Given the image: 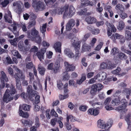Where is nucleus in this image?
<instances>
[{
	"label": "nucleus",
	"instance_id": "7",
	"mask_svg": "<svg viewBox=\"0 0 131 131\" xmlns=\"http://www.w3.org/2000/svg\"><path fill=\"white\" fill-rule=\"evenodd\" d=\"M113 124L112 121H108L106 124L105 122L103 120H99L98 121L97 126L101 129H104L105 130L106 128H109V131L110 128L111 127Z\"/></svg>",
	"mask_w": 131,
	"mask_h": 131
},
{
	"label": "nucleus",
	"instance_id": "16",
	"mask_svg": "<svg viewBox=\"0 0 131 131\" xmlns=\"http://www.w3.org/2000/svg\"><path fill=\"white\" fill-rule=\"evenodd\" d=\"M13 67L15 69V70L17 72L16 73V75H15L14 77H18L19 78L20 77L21 79H24L25 78V75L20 70L16 67L14 66Z\"/></svg>",
	"mask_w": 131,
	"mask_h": 131
},
{
	"label": "nucleus",
	"instance_id": "20",
	"mask_svg": "<svg viewBox=\"0 0 131 131\" xmlns=\"http://www.w3.org/2000/svg\"><path fill=\"white\" fill-rule=\"evenodd\" d=\"M61 43L60 42H57L55 43L53 46L56 52L61 53Z\"/></svg>",
	"mask_w": 131,
	"mask_h": 131
},
{
	"label": "nucleus",
	"instance_id": "14",
	"mask_svg": "<svg viewBox=\"0 0 131 131\" xmlns=\"http://www.w3.org/2000/svg\"><path fill=\"white\" fill-rule=\"evenodd\" d=\"M65 68L67 72L73 71L75 69V67L73 64H70L68 62L66 61L64 62Z\"/></svg>",
	"mask_w": 131,
	"mask_h": 131
},
{
	"label": "nucleus",
	"instance_id": "64",
	"mask_svg": "<svg viewBox=\"0 0 131 131\" xmlns=\"http://www.w3.org/2000/svg\"><path fill=\"white\" fill-rule=\"evenodd\" d=\"M111 99L110 97L107 98L104 101V105L110 104Z\"/></svg>",
	"mask_w": 131,
	"mask_h": 131
},
{
	"label": "nucleus",
	"instance_id": "25",
	"mask_svg": "<svg viewBox=\"0 0 131 131\" xmlns=\"http://www.w3.org/2000/svg\"><path fill=\"white\" fill-rule=\"evenodd\" d=\"M91 47L89 46L85 42H84L81 48V52H83L85 51H89Z\"/></svg>",
	"mask_w": 131,
	"mask_h": 131
},
{
	"label": "nucleus",
	"instance_id": "49",
	"mask_svg": "<svg viewBox=\"0 0 131 131\" xmlns=\"http://www.w3.org/2000/svg\"><path fill=\"white\" fill-rule=\"evenodd\" d=\"M9 0H4L0 3V4L2 5L3 7H6L9 3Z\"/></svg>",
	"mask_w": 131,
	"mask_h": 131
},
{
	"label": "nucleus",
	"instance_id": "43",
	"mask_svg": "<svg viewBox=\"0 0 131 131\" xmlns=\"http://www.w3.org/2000/svg\"><path fill=\"white\" fill-rule=\"evenodd\" d=\"M92 106L94 107H95V108H100L102 107V103L100 102H98L95 103H93L92 104Z\"/></svg>",
	"mask_w": 131,
	"mask_h": 131
},
{
	"label": "nucleus",
	"instance_id": "55",
	"mask_svg": "<svg viewBox=\"0 0 131 131\" xmlns=\"http://www.w3.org/2000/svg\"><path fill=\"white\" fill-rule=\"evenodd\" d=\"M115 9L116 10L119 9L120 10V11H123L124 9V8L123 6L121 4H118L116 6Z\"/></svg>",
	"mask_w": 131,
	"mask_h": 131
},
{
	"label": "nucleus",
	"instance_id": "24",
	"mask_svg": "<svg viewBox=\"0 0 131 131\" xmlns=\"http://www.w3.org/2000/svg\"><path fill=\"white\" fill-rule=\"evenodd\" d=\"M0 79L1 81H5L6 82H7L8 81V79L7 76L6 74L3 71L1 72Z\"/></svg>",
	"mask_w": 131,
	"mask_h": 131
},
{
	"label": "nucleus",
	"instance_id": "46",
	"mask_svg": "<svg viewBox=\"0 0 131 131\" xmlns=\"http://www.w3.org/2000/svg\"><path fill=\"white\" fill-rule=\"evenodd\" d=\"M36 91H33L32 89V86L31 85H29L27 88V92L28 93L29 97H30L31 95L33 94L32 92Z\"/></svg>",
	"mask_w": 131,
	"mask_h": 131
},
{
	"label": "nucleus",
	"instance_id": "29",
	"mask_svg": "<svg viewBox=\"0 0 131 131\" xmlns=\"http://www.w3.org/2000/svg\"><path fill=\"white\" fill-rule=\"evenodd\" d=\"M38 70L39 74L40 75H43L44 74L46 69L44 67L39 64L38 66Z\"/></svg>",
	"mask_w": 131,
	"mask_h": 131
},
{
	"label": "nucleus",
	"instance_id": "23",
	"mask_svg": "<svg viewBox=\"0 0 131 131\" xmlns=\"http://www.w3.org/2000/svg\"><path fill=\"white\" fill-rule=\"evenodd\" d=\"M85 21L88 24H91L95 23L96 21V20L94 17L89 16L85 18Z\"/></svg>",
	"mask_w": 131,
	"mask_h": 131
},
{
	"label": "nucleus",
	"instance_id": "31",
	"mask_svg": "<svg viewBox=\"0 0 131 131\" xmlns=\"http://www.w3.org/2000/svg\"><path fill=\"white\" fill-rule=\"evenodd\" d=\"M81 6H87L88 5L93 6V2H90L89 0L82 1V2L81 3Z\"/></svg>",
	"mask_w": 131,
	"mask_h": 131
},
{
	"label": "nucleus",
	"instance_id": "3",
	"mask_svg": "<svg viewBox=\"0 0 131 131\" xmlns=\"http://www.w3.org/2000/svg\"><path fill=\"white\" fill-rule=\"evenodd\" d=\"M75 10L72 5H70L69 7L68 5L64 6V11L63 15V18H71L74 14Z\"/></svg>",
	"mask_w": 131,
	"mask_h": 131
},
{
	"label": "nucleus",
	"instance_id": "57",
	"mask_svg": "<svg viewBox=\"0 0 131 131\" xmlns=\"http://www.w3.org/2000/svg\"><path fill=\"white\" fill-rule=\"evenodd\" d=\"M63 34L64 36H65L66 38L70 39L71 38L72 33H70L69 34L67 31H65L64 33Z\"/></svg>",
	"mask_w": 131,
	"mask_h": 131
},
{
	"label": "nucleus",
	"instance_id": "62",
	"mask_svg": "<svg viewBox=\"0 0 131 131\" xmlns=\"http://www.w3.org/2000/svg\"><path fill=\"white\" fill-rule=\"evenodd\" d=\"M103 43L102 42H100L99 44L95 48V50L99 51L101 48L102 46L103 45Z\"/></svg>",
	"mask_w": 131,
	"mask_h": 131
},
{
	"label": "nucleus",
	"instance_id": "33",
	"mask_svg": "<svg viewBox=\"0 0 131 131\" xmlns=\"http://www.w3.org/2000/svg\"><path fill=\"white\" fill-rule=\"evenodd\" d=\"M11 53L12 54L15 56L16 57L18 58H20L21 57V55L17 50H12L11 51Z\"/></svg>",
	"mask_w": 131,
	"mask_h": 131
},
{
	"label": "nucleus",
	"instance_id": "18",
	"mask_svg": "<svg viewBox=\"0 0 131 131\" xmlns=\"http://www.w3.org/2000/svg\"><path fill=\"white\" fill-rule=\"evenodd\" d=\"M36 10H42L45 9V6L44 4L40 1H38L36 4V6L34 7Z\"/></svg>",
	"mask_w": 131,
	"mask_h": 131
},
{
	"label": "nucleus",
	"instance_id": "11",
	"mask_svg": "<svg viewBox=\"0 0 131 131\" xmlns=\"http://www.w3.org/2000/svg\"><path fill=\"white\" fill-rule=\"evenodd\" d=\"M110 38L114 42H115L116 39H120V42L122 43H123L125 41V39L123 35L117 33L113 34Z\"/></svg>",
	"mask_w": 131,
	"mask_h": 131
},
{
	"label": "nucleus",
	"instance_id": "27",
	"mask_svg": "<svg viewBox=\"0 0 131 131\" xmlns=\"http://www.w3.org/2000/svg\"><path fill=\"white\" fill-rule=\"evenodd\" d=\"M18 50L21 51L25 52L27 51V49L24 46L22 41H20L18 44Z\"/></svg>",
	"mask_w": 131,
	"mask_h": 131
},
{
	"label": "nucleus",
	"instance_id": "22",
	"mask_svg": "<svg viewBox=\"0 0 131 131\" xmlns=\"http://www.w3.org/2000/svg\"><path fill=\"white\" fill-rule=\"evenodd\" d=\"M33 86L35 90L41 91L42 90V85L39 82H37L34 81L33 83Z\"/></svg>",
	"mask_w": 131,
	"mask_h": 131
},
{
	"label": "nucleus",
	"instance_id": "40",
	"mask_svg": "<svg viewBox=\"0 0 131 131\" xmlns=\"http://www.w3.org/2000/svg\"><path fill=\"white\" fill-rule=\"evenodd\" d=\"M30 33L31 35L34 37H36L38 35V32L35 28H33L32 29Z\"/></svg>",
	"mask_w": 131,
	"mask_h": 131
},
{
	"label": "nucleus",
	"instance_id": "15",
	"mask_svg": "<svg viewBox=\"0 0 131 131\" xmlns=\"http://www.w3.org/2000/svg\"><path fill=\"white\" fill-rule=\"evenodd\" d=\"M14 6H16L18 8V10L17 11L18 14H20L23 11V4L20 1H18L14 2L13 4Z\"/></svg>",
	"mask_w": 131,
	"mask_h": 131
},
{
	"label": "nucleus",
	"instance_id": "59",
	"mask_svg": "<svg viewBox=\"0 0 131 131\" xmlns=\"http://www.w3.org/2000/svg\"><path fill=\"white\" fill-rule=\"evenodd\" d=\"M116 65L112 63H110L108 64V69H112L116 67Z\"/></svg>",
	"mask_w": 131,
	"mask_h": 131
},
{
	"label": "nucleus",
	"instance_id": "32",
	"mask_svg": "<svg viewBox=\"0 0 131 131\" xmlns=\"http://www.w3.org/2000/svg\"><path fill=\"white\" fill-rule=\"evenodd\" d=\"M15 78L16 80V88L18 89H21V82L19 80V78L18 77H15Z\"/></svg>",
	"mask_w": 131,
	"mask_h": 131
},
{
	"label": "nucleus",
	"instance_id": "51",
	"mask_svg": "<svg viewBox=\"0 0 131 131\" xmlns=\"http://www.w3.org/2000/svg\"><path fill=\"white\" fill-rule=\"evenodd\" d=\"M90 36V34H86L82 38V40H80L81 42V41H82L85 42L88 38Z\"/></svg>",
	"mask_w": 131,
	"mask_h": 131
},
{
	"label": "nucleus",
	"instance_id": "6",
	"mask_svg": "<svg viewBox=\"0 0 131 131\" xmlns=\"http://www.w3.org/2000/svg\"><path fill=\"white\" fill-rule=\"evenodd\" d=\"M30 107V106L26 104H23L22 105H20L18 112L19 115L23 117L27 118L28 117V113L26 112H24L22 110L23 108L24 111H29Z\"/></svg>",
	"mask_w": 131,
	"mask_h": 131
},
{
	"label": "nucleus",
	"instance_id": "4",
	"mask_svg": "<svg viewBox=\"0 0 131 131\" xmlns=\"http://www.w3.org/2000/svg\"><path fill=\"white\" fill-rule=\"evenodd\" d=\"M78 39L75 38L72 39L71 40V42L73 46L74 47L75 51V55L73 59L75 60H78L79 58L80 55V54L79 52V50L80 48V41H77L76 42H75V40H78Z\"/></svg>",
	"mask_w": 131,
	"mask_h": 131
},
{
	"label": "nucleus",
	"instance_id": "26",
	"mask_svg": "<svg viewBox=\"0 0 131 131\" xmlns=\"http://www.w3.org/2000/svg\"><path fill=\"white\" fill-rule=\"evenodd\" d=\"M60 68V62L58 61H56L55 63L53 70L55 73H57L59 71V69Z\"/></svg>",
	"mask_w": 131,
	"mask_h": 131
},
{
	"label": "nucleus",
	"instance_id": "48",
	"mask_svg": "<svg viewBox=\"0 0 131 131\" xmlns=\"http://www.w3.org/2000/svg\"><path fill=\"white\" fill-rule=\"evenodd\" d=\"M64 95H62L61 94H60L59 96V97L60 100H63L65 99L68 97V92H67L65 93H64Z\"/></svg>",
	"mask_w": 131,
	"mask_h": 131
},
{
	"label": "nucleus",
	"instance_id": "19",
	"mask_svg": "<svg viewBox=\"0 0 131 131\" xmlns=\"http://www.w3.org/2000/svg\"><path fill=\"white\" fill-rule=\"evenodd\" d=\"M64 54L70 58H74V54L72 51L69 49H65L64 51Z\"/></svg>",
	"mask_w": 131,
	"mask_h": 131
},
{
	"label": "nucleus",
	"instance_id": "5",
	"mask_svg": "<svg viewBox=\"0 0 131 131\" xmlns=\"http://www.w3.org/2000/svg\"><path fill=\"white\" fill-rule=\"evenodd\" d=\"M38 48L35 46H33L30 50L31 52H33L34 55L37 56L38 58L40 61H41L42 59H43V55L46 51V49L45 48H43L41 49L40 51L37 52Z\"/></svg>",
	"mask_w": 131,
	"mask_h": 131
},
{
	"label": "nucleus",
	"instance_id": "12",
	"mask_svg": "<svg viewBox=\"0 0 131 131\" xmlns=\"http://www.w3.org/2000/svg\"><path fill=\"white\" fill-rule=\"evenodd\" d=\"M75 24V21L74 19H72L69 20L66 25V31L68 32L71 30L72 28L74 26Z\"/></svg>",
	"mask_w": 131,
	"mask_h": 131
},
{
	"label": "nucleus",
	"instance_id": "1",
	"mask_svg": "<svg viewBox=\"0 0 131 131\" xmlns=\"http://www.w3.org/2000/svg\"><path fill=\"white\" fill-rule=\"evenodd\" d=\"M5 81H1L0 89L2 90L5 86L7 88L4 93L3 100L4 102L7 103L13 99L14 95L17 91L12 84L6 83L5 84Z\"/></svg>",
	"mask_w": 131,
	"mask_h": 131
},
{
	"label": "nucleus",
	"instance_id": "44",
	"mask_svg": "<svg viewBox=\"0 0 131 131\" xmlns=\"http://www.w3.org/2000/svg\"><path fill=\"white\" fill-rule=\"evenodd\" d=\"M56 9L57 13L59 14H61L64 11V6L62 8L57 7Z\"/></svg>",
	"mask_w": 131,
	"mask_h": 131
},
{
	"label": "nucleus",
	"instance_id": "45",
	"mask_svg": "<svg viewBox=\"0 0 131 131\" xmlns=\"http://www.w3.org/2000/svg\"><path fill=\"white\" fill-rule=\"evenodd\" d=\"M125 37L127 40L131 39V33L130 31L128 30H126L125 32Z\"/></svg>",
	"mask_w": 131,
	"mask_h": 131
},
{
	"label": "nucleus",
	"instance_id": "58",
	"mask_svg": "<svg viewBox=\"0 0 131 131\" xmlns=\"http://www.w3.org/2000/svg\"><path fill=\"white\" fill-rule=\"evenodd\" d=\"M41 41V38L39 35L36 37L35 38V41L38 44H40Z\"/></svg>",
	"mask_w": 131,
	"mask_h": 131
},
{
	"label": "nucleus",
	"instance_id": "21",
	"mask_svg": "<svg viewBox=\"0 0 131 131\" xmlns=\"http://www.w3.org/2000/svg\"><path fill=\"white\" fill-rule=\"evenodd\" d=\"M88 112V114L94 116L97 115L100 112L99 110L97 108L94 109L93 108L89 109Z\"/></svg>",
	"mask_w": 131,
	"mask_h": 131
},
{
	"label": "nucleus",
	"instance_id": "42",
	"mask_svg": "<svg viewBox=\"0 0 131 131\" xmlns=\"http://www.w3.org/2000/svg\"><path fill=\"white\" fill-rule=\"evenodd\" d=\"M86 79V77L85 75L84 74L82 75V77L80 80H77V83L78 84H81Z\"/></svg>",
	"mask_w": 131,
	"mask_h": 131
},
{
	"label": "nucleus",
	"instance_id": "2",
	"mask_svg": "<svg viewBox=\"0 0 131 131\" xmlns=\"http://www.w3.org/2000/svg\"><path fill=\"white\" fill-rule=\"evenodd\" d=\"M112 105L115 106L120 105L117 107L116 110L119 112L120 111L125 112L127 111L126 108L127 105V102L126 100L124 99H122L120 96H118L113 99L111 102Z\"/></svg>",
	"mask_w": 131,
	"mask_h": 131
},
{
	"label": "nucleus",
	"instance_id": "61",
	"mask_svg": "<svg viewBox=\"0 0 131 131\" xmlns=\"http://www.w3.org/2000/svg\"><path fill=\"white\" fill-rule=\"evenodd\" d=\"M97 40L95 38H93L92 39L90 43V45L91 47H93L96 41Z\"/></svg>",
	"mask_w": 131,
	"mask_h": 131
},
{
	"label": "nucleus",
	"instance_id": "13",
	"mask_svg": "<svg viewBox=\"0 0 131 131\" xmlns=\"http://www.w3.org/2000/svg\"><path fill=\"white\" fill-rule=\"evenodd\" d=\"M107 74L106 73L101 72L95 76V78L97 79L99 81H102L105 80Z\"/></svg>",
	"mask_w": 131,
	"mask_h": 131
},
{
	"label": "nucleus",
	"instance_id": "17",
	"mask_svg": "<svg viewBox=\"0 0 131 131\" xmlns=\"http://www.w3.org/2000/svg\"><path fill=\"white\" fill-rule=\"evenodd\" d=\"M4 18L6 22L12 23V18L10 12L9 10H7L4 16Z\"/></svg>",
	"mask_w": 131,
	"mask_h": 131
},
{
	"label": "nucleus",
	"instance_id": "54",
	"mask_svg": "<svg viewBox=\"0 0 131 131\" xmlns=\"http://www.w3.org/2000/svg\"><path fill=\"white\" fill-rule=\"evenodd\" d=\"M40 125L39 122L38 117L37 116H36L35 118V126L36 127H38Z\"/></svg>",
	"mask_w": 131,
	"mask_h": 131
},
{
	"label": "nucleus",
	"instance_id": "8",
	"mask_svg": "<svg viewBox=\"0 0 131 131\" xmlns=\"http://www.w3.org/2000/svg\"><path fill=\"white\" fill-rule=\"evenodd\" d=\"M103 88V86L101 83L93 84L91 87L90 91L91 94L93 95H95L97 90L100 91Z\"/></svg>",
	"mask_w": 131,
	"mask_h": 131
},
{
	"label": "nucleus",
	"instance_id": "36",
	"mask_svg": "<svg viewBox=\"0 0 131 131\" xmlns=\"http://www.w3.org/2000/svg\"><path fill=\"white\" fill-rule=\"evenodd\" d=\"M100 69L101 70H102L104 69H108L107 63L105 62H102L100 64Z\"/></svg>",
	"mask_w": 131,
	"mask_h": 131
},
{
	"label": "nucleus",
	"instance_id": "38",
	"mask_svg": "<svg viewBox=\"0 0 131 131\" xmlns=\"http://www.w3.org/2000/svg\"><path fill=\"white\" fill-rule=\"evenodd\" d=\"M47 26V24H45L43 25L42 27H40V30L43 34L44 37L45 36V34L44 32L46 31V28Z\"/></svg>",
	"mask_w": 131,
	"mask_h": 131
},
{
	"label": "nucleus",
	"instance_id": "53",
	"mask_svg": "<svg viewBox=\"0 0 131 131\" xmlns=\"http://www.w3.org/2000/svg\"><path fill=\"white\" fill-rule=\"evenodd\" d=\"M57 86L58 89L60 90L62 89L63 87V83L60 81L57 82Z\"/></svg>",
	"mask_w": 131,
	"mask_h": 131
},
{
	"label": "nucleus",
	"instance_id": "63",
	"mask_svg": "<svg viewBox=\"0 0 131 131\" xmlns=\"http://www.w3.org/2000/svg\"><path fill=\"white\" fill-rule=\"evenodd\" d=\"M55 33L56 34L59 35V37L60 38L62 39L63 38V33L62 34V35H61V33H60V31L59 29H57L55 31Z\"/></svg>",
	"mask_w": 131,
	"mask_h": 131
},
{
	"label": "nucleus",
	"instance_id": "37",
	"mask_svg": "<svg viewBox=\"0 0 131 131\" xmlns=\"http://www.w3.org/2000/svg\"><path fill=\"white\" fill-rule=\"evenodd\" d=\"M131 92V90H130V88L129 89L127 88L124 90L123 92L124 94H126V97L127 99H128L129 97V96L130 95Z\"/></svg>",
	"mask_w": 131,
	"mask_h": 131
},
{
	"label": "nucleus",
	"instance_id": "30",
	"mask_svg": "<svg viewBox=\"0 0 131 131\" xmlns=\"http://www.w3.org/2000/svg\"><path fill=\"white\" fill-rule=\"evenodd\" d=\"M22 122L25 126H31L32 125L33 122L32 121L29 120H26L25 119H23L22 120Z\"/></svg>",
	"mask_w": 131,
	"mask_h": 131
},
{
	"label": "nucleus",
	"instance_id": "60",
	"mask_svg": "<svg viewBox=\"0 0 131 131\" xmlns=\"http://www.w3.org/2000/svg\"><path fill=\"white\" fill-rule=\"evenodd\" d=\"M20 96L24 99H27L28 98L29 99V95L28 96L27 94L24 92H23L21 94Z\"/></svg>",
	"mask_w": 131,
	"mask_h": 131
},
{
	"label": "nucleus",
	"instance_id": "56",
	"mask_svg": "<svg viewBox=\"0 0 131 131\" xmlns=\"http://www.w3.org/2000/svg\"><path fill=\"white\" fill-rule=\"evenodd\" d=\"M88 107L86 105H81L79 108V110L82 111L84 112L86 111Z\"/></svg>",
	"mask_w": 131,
	"mask_h": 131
},
{
	"label": "nucleus",
	"instance_id": "41",
	"mask_svg": "<svg viewBox=\"0 0 131 131\" xmlns=\"http://www.w3.org/2000/svg\"><path fill=\"white\" fill-rule=\"evenodd\" d=\"M118 14L119 17L123 19H124L127 17V16L126 14L122 11L118 12Z\"/></svg>",
	"mask_w": 131,
	"mask_h": 131
},
{
	"label": "nucleus",
	"instance_id": "47",
	"mask_svg": "<svg viewBox=\"0 0 131 131\" xmlns=\"http://www.w3.org/2000/svg\"><path fill=\"white\" fill-rule=\"evenodd\" d=\"M112 7L110 6H106L105 7V9L107 10L110 13V16L111 17H112L113 15V12L111 9Z\"/></svg>",
	"mask_w": 131,
	"mask_h": 131
},
{
	"label": "nucleus",
	"instance_id": "50",
	"mask_svg": "<svg viewBox=\"0 0 131 131\" xmlns=\"http://www.w3.org/2000/svg\"><path fill=\"white\" fill-rule=\"evenodd\" d=\"M121 70V68L118 67L116 70L112 71L111 73L116 75H118Z\"/></svg>",
	"mask_w": 131,
	"mask_h": 131
},
{
	"label": "nucleus",
	"instance_id": "10",
	"mask_svg": "<svg viewBox=\"0 0 131 131\" xmlns=\"http://www.w3.org/2000/svg\"><path fill=\"white\" fill-rule=\"evenodd\" d=\"M33 94L32 95H31L30 97H29V99L32 101L34 100V98H35V101L34 104H37L39 103L40 102V96L38 95V93L37 91H34L32 92Z\"/></svg>",
	"mask_w": 131,
	"mask_h": 131
},
{
	"label": "nucleus",
	"instance_id": "35",
	"mask_svg": "<svg viewBox=\"0 0 131 131\" xmlns=\"http://www.w3.org/2000/svg\"><path fill=\"white\" fill-rule=\"evenodd\" d=\"M119 52L118 49L116 47H114L110 51V54L112 56H115Z\"/></svg>",
	"mask_w": 131,
	"mask_h": 131
},
{
	"label": "nucleus",
	"instance_id": "52",
	"mask_svg": "<svg viewBox=\"0 0 131 131\" xmlns=\"http://www.w3.org/2000/svg\"><path fill=\"white\" fill-rule=\"evenodd\" d=\"M69 119L71 121H75V117H74L72 115L67 116V122H69Z\"/></svg>",
	"mask_w": 131,
	"mask_h": 131
},
{
	"label": "nucleus",
	"instance_id": "34",
	"mask_svg": "<svg viewBox=\"0 0 131 131\" xmlns=\"http://www.w3.org/2000/svg\"><path fill=\"white\" fill-rule=\"evenodd\" d=\"M63 81H67L69 80L70 78V76L69 74H68V72L67 71H65L63 73Z\"/></svg>",
	"mask_w": 131,
	"mask_h": 131
},
{
	"label": "nucleus",
	"instance_id": "39",
	"mask_svg": "<svg viewBox=\"0 0 131 131\" xmlns=\"http://www.w3.org/2000/svg\"><path fill=\"white\" fill-rule=\"evenodd\" d=\"M125 24L124 23L122 20L120 21L118 23L117 28L119 30H122L124 27Z\"/></svg>",
	"mask_w": 131,
	"mask_h": 131
},
{
	"label": "nucleus",
	"instance_id": "28",
	"mask_svg": "<svg viewBox=\"0 0 131 131\" xmlns=\"http://www.w3.org/2000/svg\"><path fill=\"white\" fill-rule=\"evenodd\" d=\"M116 58L119 59L123 60L126 59L127 57L123 53L120 52L118 53Z\"/></svg>",
	"mask_w": 131,
	"mask_h": 131
},
{
	"label": "nucleus",
	"instance_id": "9",
	"mask_svg": "<svg viewBox=\"0 0 131 131\" xmlns=\"http://www.w3.org/2000/svg\"><path fill=\"white\" fill-rule=\"evenodd\" d=\"M105 24L107 27V35L108 36H110L112 34V32H115L116 31V28L112 23H110L108 21L106 22Z\"/></svg>",
	"mask_w": 131,
	"mask_h": 131
}]
</instances>
